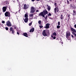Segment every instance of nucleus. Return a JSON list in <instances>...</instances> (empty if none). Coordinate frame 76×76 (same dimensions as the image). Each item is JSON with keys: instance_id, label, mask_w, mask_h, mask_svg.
I'll list each match as a JSON object with an SVG mask.
<instances>
[{"instance_id": "20e7f679", "label": "nucleus", "mask_w": 76, "mask_h": 76, "mask_svg": "<svg viewBox=\"0 0 76 76\" xmlns=\"http://www.w3.org/2000/svg\"><path fill=\"white\" fill-rule=\"evenodd\" d=\"M70 32L69 31H67L66 33V37L68 39H69V37H70Z\"/></svg>"}, {"instance_id": "473e14b6", "label": "nucleus", "mask_w": 76, "mask_h": 76, "mask_svg": "<svg viewBox=\"0 0 76 76\" xmlns=\"http://www.w3.org/2000/svg\"><path fill=\"white\" fill-rule=\"evenodd\" d=\"M14 26V29H16V28H17V27H16V26Z\"/></svg>"}, {"instance_id": "2eb2a0df", "label": "nucleus", "mask_w": 76, "mask_h": 76, "mask_svg": "<svg viewBox=\"0 0 76 76\" xmlns=\"http://www.w3.org/2000/svg\"><path fill=\"white\" fill-rule=\"evenodd\" d=\"M24 22L25 23H27L28 21V18H26L24 19Z\"/></svg>"}, {"instance_id": "c9c22d12", "label": "nucleus", "mask_w": 76, "mask_h": 76, "mask_svg": "<svg viewBox=\"0 0 76 76\" xmlns=\"http://www.w3.org/2000/svg\"><path fill=\"white\" fill-rule=\"evenodd\" d=\"M70 6L71 8L73 7V6H72V4H70Z\"/></svg>"}, {"instance_id": "e433bc0d", "label": "nucleus", "mask_w": 76, "mask_h": 76, "mask_svg": "<svg viewBox=\"0 0 76 76\" xmlns=\"http://www.w3.org/2000/svg\"><path fill=\"white\" fill-rule=\"evenodd\" d=\"M36 12H39V10H36Z\"/></svg>"}, {"instance_id": "1a4fd4ad", "label": "nucleus", "mask_w": 76, "mask_h": 76, "mask_svg": "<svg viewBox=\"0 0 76 76\" xmlns=\"http://www.w3.org/2000/svg\"><path fill=\"white\" fill-rule=\"evenodd\" d=\"M42 12L45 16L46 15H47V14H48V11H47V10H43Z\"/></svg>"}, {"instance_id": "58836bf2", "label": "nucleus", "mask_w": 76, "mask_h": 76, "mask_svg": "<svg viewBox=\"0 0 76 76\" xmlns=\"http://www.w3.org/2000/svg\"><path fill=\"white\" fill-rule=\"evenodd\" d=\"M68 17L69 18H70V14L68 15Z\"/></svg>"}, {"instance_id": "423d86ee", "label": "nucleus", "mask_w": 76, "mask_h": 76, "mask_svg": "<svg viewBox=\"0 0 76 76\" xmlns=\"http://www.w3.org/2000/svg\"><path fill=\"white\" fill-rule=\"evenodd\" d=\"M7 26H12V24H11V23L9 20H8L7 22Z\"/></svg>"}, {"instance_id": "7ed1b4c3", "label": "nucleus", "mask_w": 76, "mask_h": 76, "mask_svg": "<svg viewBox=\"0 0 76 76\" xmlns=\"http://www.w3.org/2000/svg\"><path fill=\"white\" fill-rule=\"evenodd\" d=\"M9 30L10 31V34H12L15 35V30H14V29H13V28L11 27L10 28Z\"/></svg>"}, {"instance_id": "6e6552de", "label": "nucleus", "mask_w": 76, "mask_h": 76, "mask_svg": "<svg viewBox=\"0 0 76 76\" xmlns=\"http://www.w3.org/2000/svg\"><path fill=\"white\" fill-rule=\"evenodd\" d=\"M35 8L34 7H32L31 8L30 12L34 13L35 12Z\"/></svg>"}, {"instance_id": "de8ad7c7", "label": "nucleus", "mask_w": 76, "mask_h": 76, "mask_svg": "<svg viewBox=\"0 0 76 76\" xmlns=\"http://www.w3.org/2000/svg\"><path fill=\"white\" fill-rule=\"evenodd\" d=\"M48 5H47V6L48 7Z\"/></svg>"}, {"instance_id": "4c0bfd02", "label": "nucleus", "mask_w": 76, "mask_h": 76, "mask_svg": "<svg viewBox=\"0 0 76 76\" xmlns=\"http://www.w3.org/2000/svg\"><path fill=\"white\" fill-rule=\"evenodd\" d=\"M71 37H72V38H74V36H73V35L72 34Z\"/></svg>"}, {"instance_id": "aec40b11", "label": "nucleus", "mask_w": 76, "mask_h": 76, "mask_svg": "<svg viewBox=\"0 0 76 76\" xmlns=\"http://www.w3.org/2000/svg\"><path fill=\"white\" fill-rule=\"evenodd\" d=\"M53 35L56 36V35H57V34H56V32H54L53 34Z\"/></svg>"}, {"instance_id": "cd10ccee", "label": "nucleus", "mask_w": 76, "mask_h": 76, "mask_svg": "<svg viewBox=\"0 0 76 76\" xmlns=\"http://www.w3.org/2000/svg\"><path fill=\"white\" fill-rule=\"evenodd\" d=\"M48 16H51V14L50 13H49V14L48 15Z\"/></svg>"}, {"instance_id": "a18cd8bd", "label": "nucleus", "mask_w": 76, "mask_h": 76, "mask_svg": "<svg viewBox=\"0 0 76 76\" xmlns=\"http://www.w3.org/2000/svg\"><path fill=\"white\" fill-rule=\"evenodd\" d=\"M20 10H19L18 11L19 12H20Z\"/></svg>"}, {"instance_id": "8fccbe9b", "label": "nucleus", "mask_w": 76, "mask_h": 76, "mask_svg": "<svg viewBox=\"0 0 76 76\" xmlns=\"http://www.w3.org/2000/svg\"><path fill=\"white\" fill-rule=\"evenodd\" d=\"M74 14H73V16H74Z\"/></svg>"}, {"instance_id": "49530a36", "label": "nucleus", "mask_w": 76, "mask_h": 76, "mask_svg": "<svg viewBox=\"0 0 76 76\" xmlns=\"http://www.w3.org/2000/svg\"><path fill=\"white\" fill-rule=\"evenodd\" d=\"M75 2L76 3V0H75Z\"/></svg>"}, {"instance_id": "f8f14e48", "label": "nucleus", "mask_w": 76, "mask_h": 76, "mask_svg": "<svg viewBox=\"0 0 76 76\" xmlns=\"http://www.w3.org/2000/svg\"><path fill=\"white\" fill-rule=\"evenodd\" d=\"M6 9H7V7H4L2 8L3 12H5L6 11Z\"/></svg>"}, {"instance_id": "7c9ffc66", "label": "nucleus", "mask_w": 76, "mask_h": 76, "mask_svg": "<svg viewBox=\"0 0 76 76\" xmlns=\"http://www.w3.org/2000/svg\"><path fill=\"white\" fill-rule=\"evenodd\" d=\"M73 12L74 14H75V13H76V11H75V10L73 11Z\"/></svg>"}, {"instance_id": "72a5a7b5", "label": "nucleus", "mask_w": 76, "mask_h": 76, "mask_svg": "<svg viewBox=\"0 0 76 76\" xmlns=\"http://www.w3.org/2000/svg\"><path fill=\"white\" fill-rule=\"evenodd\" d=\"M53 38L54 39H56V37H53Z\"/></svg>"}, {"instance_id": "39448f33", "label": "nucleus", "mask_w": 76, "mask_h": 76, "mask_svg": "<svg viewBox=\"0 0 76 76\" xmlns=\"http://www.w3.org/2000/svg\"><path fill=\"white\" fill-rule=\"evenodd\" d=\"M5 15L6 17H10V13L8 11H7L5 13Z\"/></svg>"}, {"instance_id": "9d476101", "label": "nucleus", "mask_w": 76, "mask_h": 76, "mask_svg": "<svg viewBox=\"0 0 76 76\" xmlns=\"http://www.w3.org/2000/svg\"><path fill=\"white\" fill-rule=\"evenodd\" d=\"M39 15L40 16H42V17H43V18H45V15H44L42 12H41L39 14Z\"/></svg>"}, {"instance_id": "a19ab883", "label": "nucleus", "mask_w": 76, "mask_h": 76, "mask_svg": "<svg viewBox=\"0 0 76 76\" xmlns=\"http://www.w3.org/2000/svg\"><path fill=\"white\" fill-rule=\"evenodd\" d=\"M32 1L34 2L35 1V0H31Z\"/></svg>"}, {"instance_id": "a211bd4d", "label": "nucleus", "mask_w": 76, "mask_h": 76, "mask_svg": "<svg viewBox=\"0 0 76 76\" xmlns=\"http://www.w3.org/2000/svg\"><path fill=\"white\" fill-rule=\"evenodd\" d=\"M63 15L61 14V16H60V18L61 19H62V20H63Z\"/></svg>"}, {"instance_id": "5701e85b", "label": "nucleus", "mask_w": 76, "mask_h": 76, "mask_svg": "<svg viewBox=\"0 0 76 76\" xmlns=\"http://www.w3.org/2000/svg\"><path fill=\"white\" fill-rule=\"evenodd\" d=\"M5 29L6 30V31H8L9 30V28L8 27H5Z\"/></svg>"}, {"instance_id": "4468645a", "label": "nucleus", "mask_w": 76, "mask_h": 76, "mask_svg": "<svg viewBox=\"0 0 76 76\" xmlns=\"http://www.w3.org/2000/svg\"><path fill=\"white\" fill-rule=\"evenodd\" d=\"M35 30V29L34 28H31V29H30L29 32H33L34 31V30Z\"/></svg>"}, {"instance_id": "a878e982", "label": "nucleus", "mask_w": 76, "mask_h": 76, "mask_svg": "<svg viewBox=\"0 0 76 76\" xmlns=\"http://www.w3.org/2000/svg\"><path fill=\"white\" fill-rule=\"evenodd\" d=\"M47 18H48V16L46 15L45 17L44 18L45 19H47Z\"/></svg>"}, {"instance_id": "9b49d317", "label": "nucleus", "mask_w": 76, "mask_h": 76, "mask_svg": "<svg viewBox=\"0 0 76 76\" xmlns=\"http://www.w3.org/2000/svg\"><path fill=\"white\" fill-rule=\"evenodd\" d=\"M29 7V6L28 5L26 4H25L24 5V9H27Z\"/></svg>"}, {"instance_id": "ea45409f", "label": "nucleus", "mask_w": 76, "mask_h": 76, "mask_svg": "<svg viewBox=\"0 0 76 76\" xmlns=\"http://www.w3.org/2000/svg\"><path fill=\"white\" fill-rule=\"evenodd\" d=\"M17 34H18V35H19V33L18 32H17Z\"/></svg>"}, {"instance_id": "3c124183", "label": "nucleus", "mask_w": 76, "mask_h": 76, "mask_svg": "<svg viewBox=\"0 0 76 76\" xmlns=\"http://www.w3.org/2000/svg\"><path fill=\"white\" fill-rule=\"evenodd\" d=\"M75 15H76V14H75Z\"/></svg>"}, {"instance_id": "0eeeda50", "label": "nucleus", "mask_w": 76, "mask_h": 76, "mask_svg": "<svg viewBox=\"0 0 76 76\" xmlns=\"http://www.w3.org/2000/svg\"><path fill=\"white\" fill-rule=\"evenodd\" d=\"M54 13L55 14H56V13L57 12H58V11L59 10V9H58V7H56L54 9Z\"/></svg>"}, {"instance_id": "f03ea898", "label": "nucleus", "mask_w": 76, "mask_h": 76, "mask_svg": "<svg viewBox=\"0 0 76 76\" xmlns=\"http://www.w3.org/2000/svg\"><path fill=\"white\" fill-rule=\"evenodd\" d=\"M71 31H72V34L74 35V37L75 38H76V34L75 33H76V31L75 29L73 28L72 27H71L70 28Z\"/></svg>"}, {"instance_id": "603ef678", "label": "nucleus", "mask_w": 76, "mask_h": 76, "mask_svg": "<svg viewBox=\"0 0 76 76\" xmlns=\"http://www.w3.org/2000/svg\"><path fill=\"white\" fill-rule=\"evenodd\" d=\"M53 39H52V40H53Z\"/></svg>"}, {"instance_id": "4be33fe9", "label": "nucleus", "mask_w": 76, "mask_h": 76, "mask_svg": "<svg viewBox=\"0 0 76 76\" xmlns=\"http://www.w3.org/2000/svg\"><path fill=\"white\" fill-rule=\"evenodd\" d=\"M60 28V26L58 25L57 26V29H59Z\"/></svg>"}, {"instance_id": "f257e3e1", "label": "nucleus", "mask_w": 76, "mask_h": 76, "mask_svg": "<svg viewBox=\"0 0 76 76\" xmlns=\"http://www.w3.org/2000/svg\"><path fill=\"white\" fill-rule=\"evenodd\" d=\"M42 35L44 37H47V36H50V31L48 29L44 30L42 32Z\"/></svg>"}, {"instance_id": "79ce46f5", "label": "nucleus", "mask_w": 76, "mask_h": 76, "mask_svg": "<svg viewBox=\"0 0 76 76\" xmlns=\"http://www.w3.org/2000/svg\"><path fill=\"white\" fill-rule=\"evenodd\" d=\"M51 37L52 38H53V35H51Z\"/></svg>"}, {"instance_id": "c756f323", "label": "nucleus", "mask_w": 76, "mask_h": 76, "mask_svg": "<svg viewBox=\"0 0 76 76\" xmlns=\"http://www.w3.org/2000/svg\"><path fill=\"white\" fill-rule=\"evenodd\" d=\"M54 4H55V7H56V6H57V3H55Z\"/></svg>"}, {"instance_id": "37998d69", "label": "nucleus", "mask_w": 76, "mask_h": 76, "mask_svg": "<svg viewBox=\"0 0 76 76\" xmlns=\"http://www.w3.org/2000/svg\"><path fill=\"white\" fill-rule=\"evenodd\" d=\"M36 1H39V0H36Z\"/></svg>"}, {"instance_id": "f704fd0d", "label": "nucleus", "mask_w": 76, "mask_h": 76, "mask_svg": "<svg viewBox=\"0 0 76 76\" xmlns=\"http://www.w3.org/2000/svg\"><path fill=\"white\" fill-rule=\"evenodd\" d=\"M69 1L68 0H67V4H69Z\"/></svg>"}, {"instance_id": "f3484780", "label": "nucleus", "mask_w": 76, "mask_h": 76, "mask_svg": "<svg viewBox=\"0 0 76 76\" xmlns=\"http://www.w3.org/2000/svg\"><path fill=\"white\" fill-rule=\"evenodd\" d=\"M48 11H50V10H51V7H50V6H48Z\"/></svg>"}, {"instance_id": "412c9836", "label": "nucleus", "mask_w": 76, "mask_h": 76, "mask_svg": "<svg viewBox=\"0 0 76 76\" xmlns=\"http://www.w3.org/2000/svg\"><path fill=\"white\" fill-rule=\"evenodd\" d=\"M38 23L39 24V25H41V20H39L38 21Z\"/></svg>"}, {"instance_id": "b1692460", "label": "nucleus", "mask_w": 76, "mask_h": 76, "mask_svg": "<svg viewBox=\"0 0 76 76\" xmlns=\"http://www.w3.org/2000/svg\"><path fill=\"white\" fill-rule=\"evenodd\" d=\"M30 16L32 18H33V16H34V15L33 14H31L30 15Z\"/></svg>"}, {"instance_id": "bb28decb", "label": "nucleus", "mask_w": 76, "mask_h": 76, "mask_svg": "<svg viewBox=\"0 0 76 76\" xmlns=\"http://www.w3.org/2000/svg\"><path fill=\"white\" fill-rule=\"evenodd\" d=\"M32 22L31 23H30L29 24V26H31V25H32Z\"/></svg>"}, {"instance_id": "dca6fc26", "label": "nucleus", "mask_w": 76, "mask_h": 76, "mask_svg": "<svg viewBox=\"0 0 76 76\" xmlns=\"http://www.w3.org/2000/svg\"><path fill=\"white\" fill-rule=\"evenodd\" d=\"M23 35L24 36H25V37H28V34L26 33H25L23 34Z\"/></svg>"}, {"instance_id": "393cba45", "label": "nucleus", "mask_w": 76, "mask_h": 76, "mask_svg": "<svg viewBox=\"0 0 76 76\" xmlns=\"http://www.w3.org/2000/svg\"><path fill=\"white\" fill-rule=\"evenodd\" d=\"M58 25H60V21L58 22Z\"/></svg>"}, {"instance_id": "c03bdc74", "label": "nucleus", "mask_w": 76, "mask_h": 76, "mask_svg": "<svg viewBox=\"0 0 76 76\" xmlns=\"http://www.w3.org/2000/svg\"><path fill=\"white\" fill-rule=\"evenodd\" d=\"M69 1H72V0H69Z\"/></svg>"}, {"instance_id": "2f4dec72", "label": "nucleus", "mask_w": 76, "mask_h": 76, "mask_svg": "<svg viewBox=\"0 0 76 76\" xmlns=\"http://www.w3.org/2000/svg\"><path fill=\"white\" fill-rule=\"evenodd\" d=\"M2 23H5V21H2Z\"/></svg>"}, {"instance_id": "6ab92c4d", "label": "nucleus", "mask_w": 76, "mask_h": 76, "mask_svg": "<svg viewBox=\"0 0 76 76\" xmlns=\"http://www.w3.org/2000/svg\"><path fill=\"white\" fill-rule=\"evenodd\" d=\"M28 14H25V16H24V17L25 18H28Z\"/></svg>"}, {"instance_id": "ddd939ff", "label": "nucleus", "mask_w": 76, "mask_h": 76, "mask_svg": "<svg viewBox=\"0 0 76 76\" xmlns=\"http://www.w3.org/2000/svg\"><path fill=\"white\" fill-rule=\"evenodd\" d=\"M49 26H50V24L49 23H47L46 25V27H45V28L46 29H48L49 28Z\"/></svg>"}, {"instance_id": "c85d7f7f", "label": "nucleus", "mask_w": 76, "mask_h": 76, "mask_svg": "<svg viewBox=\"0 0 76 76\" xmlns=\"http://www.w3.org/2000/svg\"><path fill=\"white\" fill-rule=\"evenodd\" d=\"M39 26L40 28H42L43 27V26Z\"/></svg>"}, {"instance_id": "09e8293b", "label": "nucleus", "mask_w": 76, "mask_h": 76, "mask_svg": "<svg viewBox=\"0 0 76 76\" xmlns=\"http://www.w3.org/2000/svg\"><path fill=\"white\" fill-rule=\"evenodd\" d=\"M17 1H19V0H17Z\"/></svg>"}]
</instances>
